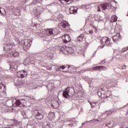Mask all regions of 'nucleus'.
Instances as JSON below:
<instances>
[{
    "mask_svg": "<svg viewBox=\"0 0 128 128\" xmlns=\"http://www.w3.org/2000/svg\"><path fill=\"white\" fill-rule=\"evenodd\" d=\"M70 68V66H68V68Z\"/></svg>",
    "mask_w": 128,
    "mask_h": 128,
    "instance_id": "49530a36",
    "label": "nucleus"
},
{
    "mask_svg": "<svg viewBox=\"0 0 128 128\" xmlns=\"http://www.w3.org/2000/svg\"><path fill=\"white\" fill-rule=\"evenodd\" d=\"M66 125L68 126H76V120H69L66 122Z\"/></svg>",
    "mask_w": 128,
    "mask_h": 128,
    "instance_id": "2eb2a0df",
    "label": "nucleus"
},
{
    "mask_svg": "<svg viewBox=\"0 0 128 128\" xmlns=\"http://www.w3.org/2000/svg\"><path fill=\"white\" fill-rule=\"evenodd\" d=\"M10 110H12V107L4 106L2 110H3V112H10Z\"/></svg>",
    "mask_w": 128,
    "mask_h": 128,
    "instance_id": "b1692460",
    "label": "nucleus"
},
{
    "mask_svg": "<svg viewBox=\"0 0 128 128\" xmlns=\"http://www.w3.org/2000/svg\"><path fill=\"white\" fill-rule=\"evenodd\" d=\"M64 68H66V67H64V66H60L59 67H58L56 70V71H58V70L60 71V70H64Z\"/></svg>",
    "mask_w": 128,
    "mask_h": 128,
    "instance_id": "2f4dec72",
    "label": "nucleus"
},
{
    "mask_svg": "<svg viewBox=\"0 0 128 128\" xmlns=\"http://www.w3.org/2000/svg\"><path fill=\"white\" fill-rule=\"evenodd\" d=\"M98 96H102V98H110V94L109 96L108 95V92H106L104 93V96H102V92H98Z\"/></svg>",
    "mask_w": 128,
    "mask_h": 128,
    "instance_id": "dca6fc26",
    "label": "nucleus"
},
{
    "mask_svg": "<svg viewBox=\"0 0 128 128\" xmlns=\"http://www.w3.org/2000/svg\"><path fill=\"white\" fill-rule=\"evenodd\" d=\"M76 68H75V72H76Z\"/></svg>",
    "mask_w": 128,
    "mask_h": 128,
    "instance_id": "864d4df0",
    "label": "nucleus"
},
{
    "mask_svg": "<svg viewBox=\"0 0 128 128\" xmlns=\"http://www.w3.org/2000/svg\"><path fill=\"white\" fill-rule=\"evenodd\" d=\"M126 114H128V112H127V113H126Z\"/></svg>",
    "mask_w": 128,
    "mask_h": 128,
    "instance_id": "3c124183",
    "label": "nucleus"
},
{
    "mask_svg": "<svg viewBox=\"0 0 128 128\" xmlns=\"http://www.w3.org/2000/svg\"><path fill=\"white\" fill-rule=\"evenodd\" d=\"M74 89L72 87H68L67 88L64 92H63V96L65 98H72L74 96Z\"/></svg>",
    "mask_w": 128,
    "mask_h": 128,
    "instance_id": "7ed1b4c3",
    "label": "nucleus"
},
{
    "mask_svg": "<svg viewBox=\"0 0 128 128\" xmlns=\"http://www.w3.org/2000/svg\"><path fill=\"white\" fill-rule=\"evenodd\" d=\"M12 46H14L12 44H8L4 47V50L6 52H10L12 50Z\"/></svg>",
    "mask_w": 128,
    "mask_h": 128,
    "instance_id": "1a4fd4ad",
    "label": "nucleus"
},
{
    "mask_svg": "<svg viewBox=\"0 0 128 128\" xmlns=\"http://www.w3.org/2000/svg\"><path fill=\"white\" fill-rule=\"evenodd\" d=\"M120 33H117L116 35L112 36V40L114 42H116L120 40Z\"/></svg>",
    "mask_w": 128,
    "mask_h": 128,
    "instance_id": "6ab92c4d",
    "label": "nucleus"
},
{
    "mask_svg": "<svg viewBox=\"0 0 128 128\" xmlns=\"http://www.w3.org/2000/svg\"><path fill=\"white\" fill-rule=\"evenodd\" d=\"M38 56L39 58H46V54L42 53H40V54H38L36 56V58H38Z\"/></svg>",
    "mask_w": 128,
    "mask_h": 128,
    "instance_id": "c85d7f7f",
    "label": "nucleus"
},
{
    "mask_svg": "<svg viewBox=\"0 0 128 128\" xmlns=\"http://www.w3.org/2000/svg\"><path fill=\"white\" fill-rule=\"evenodd\" d=\"M0 14L3 15L6 14V10L2 8H0Z\"/></svg>",
    "mask_w": 128,
    "mask_h": 128,
    "instance_id": "7c9ffc66",
    "label": "nucleus"
},
{
    "mask_svg": "<svg viewBox=\"0 0 128 128\" xmlns=\"http://www.w3.org/2000/svg\"><path fill=\"white\" fill-rule=\"evenodd\" d=\"M70 0H59V1L60 2H62V4H64V2H68Z\"/></svg>",
    "mask_w": 128,
    "mask_h": 128,
    "instance_id": "f704fd0d",
    "label": "nucleus"
},
{
    "mask_svg": "<svg viewBox=\"0 0 128 128\" xmlns=\"http://www.w3.org/2000/svg\"><path fill=\"white\" fill-rule=\"evenodd\" d=\"M50 116H52V118H54V113L50 114Z\"/></svg>",
    "mask_w": 128,
    "mask_h": 128,
    "instance_id": "4c0bfd02",
    "label": "nucleus"
},
{
    "mask_svg": "<svg viewBox=\"0 0 128 128\" xmlns=\"http://www.w3.org/2000/svg\"><path fill=\"white\" fill-rule=\"evenodd\" d=\"M96 20H98V22H100V19H96Z\"/></svg>",
    "mask_w": 128,
    "mask_h": 128,
    "instance_id": "37998d69",
    "label": "nucleus"
},
{
    "mask_svg": "<svg viewBox=\"0 0 128 128\" xmlns=\"http://www.w3.org/2000/svg\"><path fill=\"white\" fill-rule=\"evenodd\" d=\"M118 20V17L116 15H113L111 18V22H116Z\"/></svg>",
    "mask_w": 128,
    "mask_h": 128,
    "instance_id": "bb28decb",
    "label": "nucleus"
},
{
    "mask_svg": "<svg viewBox=\"0 0 128 128\" xmlns=\"http://www.w3.org/2000/svg\"><path fill=\"white\" fill-rule=\"evenodd\" d=\"M70 14H76V12H77L78 10H76V8H74V7H71L70 8Z\"/></svg>",
    "mask_w": 128,
    "mask_h": 128,
    "instance_id": "a878e982",
    "label": "nucleus"
},
{
    "mask_svg": "<svg viewBox=\"0 0 128 128\" xmlns=\"http://www.w3.org/2000/svg\"><path fill=\"white\" fill-rule=\"evenodd\" d=\"M51 106L54 108H58L60 106V103L58 101H54L52 102Z\"/></svg>",
    "mask_w": 128,
    "mask_h": 128,
    "instance_id": "412c9836",
    "label": "nucleus"
},
{
    "mask_svg": "<svg viewBox=\"0 0 128 128\" xmlns=\"http://www.w3.org/2000/svg\"><path fill=\"white\" fill-rule=\"evenodd\" d=\"M48 50H50V49L47 50V52H48Z\"/></svg>",
    "mask_w": 128,
    "mask_h": 128,
    "instance_id": "a18cd8bd",
    "label": "nucleus"
},
{
    "mask_svg": "<svg viewBox=\"0 0 128 128\" xmlns=\"http://www.w3.org/2000/svg\"><path fill=\"white\" fill-rule=\"evenodd\" d=\"M34 116L36 120H40L44 118V112L40 110H35L34 112Z\"/></svg>",
    "mask_w": 128,
    "mask_h": 128,
    "instance_id": "423d86ee",
    "label": "nucleus"
},
{
    "mask_svg": "<svg viewBox=\"0 0 128 128\" xmlns=\"http://www.w3.org/2000/svg\"><path fill=\"white\" fill-rule=\"evenodd\" d=\"M89 34H94V31L92 30L89 31Z\"/></svg>",
    "mask_w": 128,
    "mask_h": 128,
    "instance_id": "58836bf2",
    "label": "nucleus"
},
{
    "mask_svg": "<svg viewBox=\"0 0 128 128\" xmlns=\"http://www.w3.org/2000/svg\"><path fill=\"white\" fill-rule=\"evenodd\" d=\"M64 72H66V71H65V72H64Z\"/></svg>",
    "mask_w": 128,
    "mask_h": 128,
    "instance_id": "de8ad7c7",
    "label": "nucleus"
},
{
    "mask_svg": "<svg viewBox=\"0 0 128 128\" xmlns=\"http://www.w3.org/2000/svg\"><path fill=\"white\" fill-rule=\"evenodd\" d=\"M58 34V28H48L46 31H41L38 35L41 38H48V36H54Z\"/></svg>",
    "mask_w": 128,
    "mask_h": 128,
    "instance_id": "f257e3e1",
    "label": "nucleus"
},
{
    "mask_svg": "<svg viewBox=\"0 0 128 128\" xmlns=\"http://www.w3.org/2000/svg\"><path fill=\"white\" fill-rule=\"evenodd\" d=\"M27 76L28 72L24 70L20 71L17 74V76H18V78H26Z\"/></svg>",
    "mask_w": 128,
    "mask_h": 128,
    "instance_id": "9d476101",
    "label": "nucleus"
},
{
    "mask_svg": "<svg viewBox=\"0 0 128 128\" xmlns=\"http://www.w3.org/2000/svg\"><path fill=\"white\" fill-rule=\"evenodd\" d=\"M84 124H86V123H82V126H84Z\"/></svg>",
    "mask_w": 128,
    "mask_h": 128,
    "instance_id": "c03bdc74",
    "label": "nucleus"
},
{
    "mask_svg": "<svg viewBox=\"0 0 128 128\" xmlns=\"http://www.w3.org/2000/svg\"><path fill=\"white\" fill-rule=\"evenodd\" d=\"M106 62V60H103L101 62V64H104Z\"/></svg>",
    "mask_w": 128,
    "mask_h": 128,
    "instance_id": "a19ab883",
    "label": "nucleus"
},
{
    "mask_svg": "<svg viewBox=\"0 0 128 128\" xmlns=\"http://www.w3.org/2000/svg\"><path fill=\"white\" fill-rule=\"evenodd\" d=\"M20 54L18 52H14L12 50L10 52H6V58H12V56H13L14 58H18Z\"/></svg>",
    "mask_w": 128,
    "mask_h": 128,
    "instance_id": "6e6552de",
    "label": "nucleus"
},
{
    "mask_svg": "<svg viewBox=\"0 0 128 128\" xmlns=\"http://www.w3.org/2000/svg\"><path fill=\"white\" fill-rule=\"evenodd\" d=\"M102 68H106V67L103 66H97L94 67L92 70H102Z\"/></svg>",
    "mask_w": 128,
    "mask_h": 128,
    "instance_id": "393cba45",
    "label": "nucleus"
},
{
    "mask_svg": "<svg viewBox=\"0 0 128 128\" xmlns=\"http://www.w3.org/2000/svg\"><path fill=\"white\" fill-rule=\"evenodd\" d=\"M126 50H128V46L122 48V49L121 50V52H126Z\"/></svg>",
    "mask_w": 128,
    "mask_h": 128,
    "instance_id": "72a5a7b5",
    "label": "nucleus"
},
{
    "mask_svg": "<svg viewBox=\"0 0 128 128\" xmlns=\"http://www.w3.org/2000/svg\"><path fill=\"white\" fill-rule=\"evenodd\" d=\"M36 60H38V58H26V60L24 61V62H26V64H34V62H36Z\"/></svg>",
    "mask_w": 128,
    "mask_h": 128,
    "instance_id": "f8f14e48",
    "label": "nucleus"
},
{
    "mask_svg": "<svg viewBox=\"0 0 128 128\" xmlns=\"http://www.w3.org/2000/svg\"><path fill=\"white\" fill-rule=\"evenodd\" d=\"M70 40H72V39L70 38V35H68V34H65L64 38V44H68V42H70Z\"/></svg>",
    "mask_w": 128,
    "mask_h": 128,
    "instance_id": "a211bd4d",
    "label": "nucleus"
},
{
    "mask_svg": "<svg viewBox=\"0 0 128 128\" xmlns=\"http://www.w3.org/2000/svg\"><path fill=\"white\" fill-rule=\"evenodd\" d=\"M99 90H104L105 92H108V88L106 86H101Z\"/></svg>",
    "mask_w": 128,
    "mask_h": 128,
    "instance_id": "cd10ccee",
    "label": "nucleus"
},
{
    "mask_svg": "<svg viewBox=\"0 0 128 128\" xmlns=\"http://www.w3.org/2000/svg\"><path fill=\"white\" fill-rule=\"evenodd\" d=\"M82 40H84V34H80L77 38L78 42H82Z\"/></svg>",
    "mask_w": 128,
    "mask_h": 128,
    "instance_id": "c756f323",
    "label": "nucleus"
},
{
    "mask_svg": "<svg viewBox=\"0 0 128 128\" xmlns=\"http://www.w3.org/2000/svg\"><path fill=\"white\" fill-rule=\"evenodd\" d=\"M58 26H62L64 28H70V24H68V22L66 21L60 23Z\"/></svg>",
    "mask_w": 128,
    "mask_h": 128,
    "instance_id": "ddd939ff",
    "label": "nucleus"
},
{
    "mask_svg": "<svg viewBox=\"0 0 128 128\" xmlns=\"http://www.w3.org/2000/svg\"><path fill=\"white\" fill-rule=\"evenodd\" d=\"M20 8L17 7L14 8V16H20Z\"/></svg>",
    "mask_w": 128,
    "mask_h": 128,
    "instance_id": "4be33fe9",
    "label": "nucleus"
},
{
    "mask_svg": "<svg viewBox=\"0 0 128 128\" xmlns=\"http://www.w3.org/2000/svg\"><path fill=\"white\" fill-rule=\"evenodd\" d=\"M112 8V4L110 3H106L101 4L98 7V11L100 12V10H110V8Z\"/></svg>",
    "mask_w": 128,
    "mask_h": 128,
    "instance_id": "0eeeda50",
    "label": "nucleus"
},
{
    "mask_svg": "<svg viewBox=\"0 0 128 128\" xmlns=\"http://www.w3.org/2000/svg\"><path fill=\"white\" fill-rule=\"evenodd\" d=\"M3 124L4 126H16L18 128H22V122H18L16 120H8L4 119L3 120Z\"/></svg>",
    "mask_w": 128,
    "mask_h": 128,
    "instance_id": "f03ea898",
    "label": "nucleus"
},
{
    "mask_svg": "<svg viewBox=\"0 0 128 128\" xmlns=\"http://www.w3.org/2000/svg\"><path fill=\"white\" fill-rule=\"evenodd\" d=\"M32 44V40L26 39L22 41V44L24 50H28Z\"/></svg>",
    "mask_w": 128,
    "mask_h": 128,
    "instance_id": "39448f33",
    "label": "nucleus"
},
{
    "mask_svg": "<svg viewBox=\"0 0 128 128\" xmlns=\"http://www.w3.org/2000/svg\"><path fill=\"white\" fill-rule=\"evenodd\" d=\"M10 70L12 72H16L18 70V65L14 62H12L10 65Z\"/></svg>",
    "mask_w": 128,
    "mask_h": 128,
    "instance_id": "4468645a",
    "label": "nucleus"
},
{
    "mask_svg": "<svg viewBox=\"0 0 128 128\" xmlns=\"http://www.w3.org/2000/svg\"><path fill=\"white\" fill-rule=\"evenodd\" d=\"M17 84H18V86H20V82H18V83H17Z\"/></svg>",
    "mask_w": 128,
    "mask_h": 128,
    "instance_id": "79ce46f5",
    "label": "nucleus"
},
{
    "mask_svg": "<svg viewBox=\"0 0 128 128\" xmlns=\"http://www.w3.org/2000/svg\"><path fill=\"white\" fill-rule=\"evenodd\" d=\"M85 8H86V6H84Z\"/></svg>",
    "mask_w": 128,
    "mask_h": 128,
    "instance_id": "09e8293b",
    "label": "nucleus"
},
{
    "mask_svg": "<svg viewBox=\"0 0 128 128\" xmlns=\"http://www.w3.org/2000/svg\"><path fill=\"white\" fill-rule=\"evenodd\" d=\"M22 114L25 118H28V111L23 110L22 111Z\"/></svg>",
    "mask_w": 128,
    "mask_h": 128,
    "instance_id": "5701e85b",
    "label": "nucleus"
},
{
    "mask_svg": "<svg viewBox=\"0 0 128 128\" xmlns=\"http://www.w3.org/2000/svg\"><path fill=\"white\" fill-rule=\"evenodd\" d=\"M108 124H110V123H108Z\"/></svg>",
    "mask_w": 128,
    "mask_h": 128,
    "instance_id": "8fccbe9b",
    "label": "nucleus"
},
{
    "mask_svg": "<svg viewBox=\"0 0 128 128\" xmlns=\"http://www.w3.org/2000/svg\"><path fill=\"white\" fill-rule=\"evenodd\" d=\"M126 68V66L124 65V66H122V68L123 70H124V68Z\"/></svg>",
    "mask_w": 128,
    "mask_h": 128,
    "instance_id": "ea45409f",
    "label": "nucleus"
},
{
    "mask_svg": "<svg viewBox=\"0 0 128 128\" xmlns=\"http://www.w3.org/2000/svg\"><path fill=\"white\" fill-rule=\"evenodd\" d=\"M128 128V127H126V128Z\"/></svg>",
    "mask_w": 128,
    "mask_h": 128,
    "instance_id": "603ef678",
    "label": "nucleus"
},
{
    "mask_svg": "<svg viewBox=\"0 0 128 128\" xmlns=\"http://www.w3.org/2000/svg\"><path fill=\"white\" fill-rule=\"evenodd\" d=\"M93 26V28L95 32H98V29L96 28V27L94 26Z\"/></svg>",
    "mask_w": 128,
    "mask_h": 128,
    "instance_id": "e433bc0d",
    "label": "nucleus"
},
{
    "mask_svg": "<svg viewBox=\"0 0 128 128\" xmlns=\"http://www.w3.org/2000/svg\"><path fill=\"white\" fill-rule=\"evenodd\" d=\"M67 52L68 54H76V47L75 46V48L68 47L67 48Z\"/></svg>",
    "mask_w": 128,
    "mask_h": 128,
    "instance_id": "9b49d317",
    "label": "nucleus"
},
{
    "mask_svg": "<svg viewBox=\"0 0 128 128\" xmlns=\"http://www.w3.org/2000/svg\"><path fill=\"white\" fill-rule=\"evenodd\" d=\"M12 104H16V106H22V104L20 102V100H16V99H14L12 100Z\"/></svg>",
    "mask_w": 128,
    "mask_h": 128,
    "instance_id": "f3484780",
    "label": "nucleus"
},
{
    "mask_svg": "<svg viewBox=\"0 0 128 128\" xmlns=\"http://www.w3.org/2000/svg\"><path fill=\"white\" fill-rule=\"evenodd\" d=\"M98 120H92L90 121H86V122H96Z\"/></svg>",
    "mask_w": 128,
    "mask_h": 128,
    "instance_id": "c9c22d12",
    "label": "nucleus"
},
{
    "mask_svg": "<svg viewBox=\"0 0 128 128\" xmlns=\"http://www.w3.org/2000/svg\"><path fill=\"white\" fill-rule=\"evenodd\" d=\"M100 42H102V46H99L98 48H103L104 46H112V42H110V39L108 37H103L102 40H100Z\"/></svg>",
    "mask_w": 128,
    "mask_h": 128,
    "instance_id": "20e7f679",
    "label": "nucleus"
},
{
    "mask_svg": "<svg viewBox=\"0 0 128 128\" xmlns=\"http://www.w3.org/2000/svg\"><path fill=\"white\" fill-rule=\"evenodd\" d=\"M96 104H98V102H90V104L92 106V108H94V106H96Z\"/></svg>",
    "mask_w": 128,
    "mask_h": 128,
    "instance_id": "473e14b6",
    "label": "nucleus"
},
{
    "mask_svg": "<svg viewBox=\"0 0 128 128\" xmlns=\"http://www.w3.org/2000/svg\"><path fill=\"white\" fill-rule=\"evenodd\" d=\"M6 92V86L4 85L3 84L0 83V92L1 94H4Z\"/></svg>",
    "mask_w": 128,
    "mask_h": 128,
    "instance_id": "aec40b11",
    "label": "nucleus"
}]
</instances>
